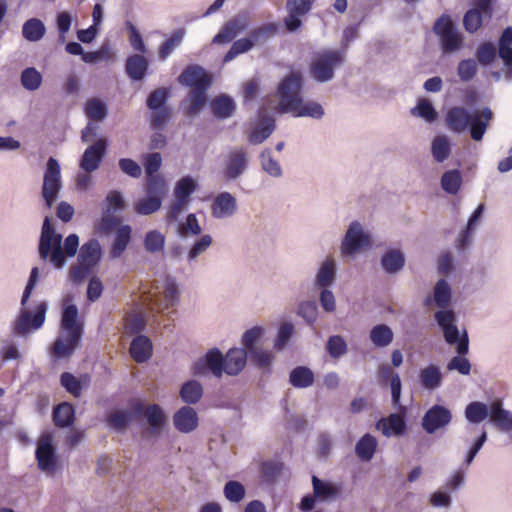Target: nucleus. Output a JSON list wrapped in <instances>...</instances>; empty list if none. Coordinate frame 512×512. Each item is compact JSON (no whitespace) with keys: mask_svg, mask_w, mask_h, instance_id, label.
I'll list each match as a JSON object with an SVG mask.
<instances>
[{"mask_svg":"<svg viewBox=\"0 0 512 512\" xmlns=\"http://www.w3.org/2000/svg\"><path fill=\"white\" fill-rule=\"evenodd\" d=\"M79 249L77 234H69L63 240L62 234L52 225L50 217L44 218L37 248L42 262L50 264L56 270H62L67 260L74 257Z\"/></svg>","mask_w":512,"mask_h":512,"instance_id":"obj_1","label":"nucleus"},{"mask_svg":"<svg viewBox=\"0 0 512 512\" xmlns=\"http://www.w3.org/2000/svg\"><path fill=\"white\" fill-rule=\"evenodd\" d=\"M503 61L504 79L512 81V27L503 30L498 42V50L491 42H484L476 50V58L482 66L492 64L496 55Z\"/></svg>","mask_w":512,"mask_h":512,"instance_id":"obj_6","label":"nucleus"},{"mask_svg":"<svg viewBox=\"0 0 512 512\" xmlns=\"http://www.w3.org/2000/svg\"><path fill=\"white\" fill-rule=\"evenodd\" d=\"M433 31L440 39L443 53L451 54L463 47V35L457 30L449 16L442 15L437 19Z\"/></svg>","mask_w":512,"mask_h":512,"instance_id":"obj_13","label":"nucleus"},{"mask_svg":"<svg viewBox=\"0 0 512 512\" xmlns=\"http://www.w3.org/2000/svg\"><path fill=\"white\" fill-rule=\"evenodd\" d=\"M197 188V183L191 176H184L177 181L174 188V197L190 201V196L194 193Z\"/></svg>","mask_w":512,"mask_h":512,"instance_id":"obj_55","label":"nucleus"},{"mask_svg":"<svg viewBox=\"0 0 512 512\" xmlns=\"http://www.w3.org/2000/svg\"><path fill=\"white\" fill-rule=\"evenodd\" d=\"M209 371L216 377L221 378L224 373V356L217 348L210 349L204 356Z\"/></svg>","mask_w":512,"mask_h":512,"instance_id":"obj_52","label":"nucleus"},{"mask_svg":"<svg viewBox=\"0 0 512 512\" xmlns=\"http://www.w3.org/2000/svg\"><path fill=\"white\" fill-rule=\"evenodd\" d=\"M451 420V411L445 406L435 404L425 412L421 426L426 433L434 434L448 426Z\"/></svg>","mask_w":512,"mask_h":512,"instance_id":"obj_17","label":"nucleus"},{"mask_svg":"<svg viewBox=\"0 0 512 512\" xmlns=\"http://www.w3.org/2000/svg\"><path fill=\"white\" fill-rule=\"evenodd\" d=\"M108 141L106 138H100L95 143L90 144L83 152L79 162V167L83 172L92 173L96 171L106 154Z\"/></svg>","mask_w":512,"mask_h":512,"instance_id":"obj_18","label":"nucleus"},{"mask_svg":"<svg viewBox=\"0 0 512 512\" xmlns=\"http://www.w3.org/2000/svg\"><path fill=\"white\" fill-rule=\"evenodd\" d=\"M83 332L84 326L79 320L78 308L66 298L63 302L59 334L51 347L52 357H71L80 346Z\"/></svg>","mask_w":512,"mask_h":512,"instance_id":"obj_3","label":"nucleus"},{"mask_svg":"<svg viewBox=\"0 0 512 512\" xmlns=\"http://www.w3.org/2000/svg\"><path fill=\"white\" fill-rule=\"evenodd\" d=\"M434 320L441 329L445 342L450 346H455L456 349L457 355L448 361L447 370L468 376L472 366L469 359L465 357L469 352V336L466 328L458 327V317L455 311L435 312Z\"/></svg>","mask_w":512,"mask_h":512,"instance_id":"obj_2","label":"nucleus"},{"mask_svg":"<svg viewBox=\"0 0 512 512\" xmlns=\"http://www.w3.org/2000/svg\"><path fill=\"white\" fill-rule=\"evenodd\" d=\"M225 498L231 503H239L246 496V489L242 483L236 480H229L223 488Z\"/></svg>","mask_w":512,"mask_h":512,"instance_id":"obj_56","label":"nucleus"},{"mask_svg":"<svg viewBox=\"0 0 512 512\" xmlns=\"http://www.w3.org/2000/svg\"><path fill=\"white\" fill-rule=\"evenodd\" d=\"M376 428L386 437L401 436L405 433L406 422L402 415L393 413L377 421Z\"/></svg>","mask_w":512,"mask_h":512,"instance_id":"obj_29","label":"nucleus"},{"mask_svg":"<svg viewBox=\"0 0 512 512\" xmlns=\"http://www.w3.org/2000/svg\"><path fill=\"white\" fill-rule=\"evenodd\" d=\"M184 37V29H177L173 31L171 36L166 39L159 47V59L165 61L178 47H180Z\"/></svg>","mask_w":512,"mask_h":512,"instance_id":"obj_45","label":"nucleus"},{"mask_svg":"<svg viewBox=\"0 0 512 512\" xmlns=\"http://www.w3.org/2000/svg\"><path fill=\"white\" fill-rule=\"evenodd\" d=\"M209 88L200 87L197 89H192L188 95L187 101L189 102V106L187 108V114L189 116L197 115L203 106L206 104L207 96L206 92Z\"/></svg>","mask_w":512,"mask_h":512,"instance_id":"obj_49","label":"nucleus"},{"mask_svg":"<svg viewBox=\"0 0 512 512\" xmlns=\"http://www.w3.org/2000/svg\"><path fill=\"white\" fill-rule=\"evenodd\" d=\"M203 395V387L197 380H189L180 388V397L186 404H196Z\"/></svg>","mask_w":512,"mask_h":512,"instance_id":"obj_44","label":"nucleus"},{"mask_svg":"<svg viewBox=\"0 0 512 512\" xmlns=\"http://www.w3.org/2000/svg\"><path fill=\"white\" fill-rule=\"evenodd\" d=\"M490 423L500 432L512 433V411L505 409L501 400L491 402Z\"/></svg>","mask_w":512,"mask_h":512,"instance_id":"obj_24","label":"nucleus"},{"mask_svg":"<svg viewBox=\"0 0 512 512\" xmlns=\"http://www.w3.org/2000/svg\"><path fill=\"white\" fill-rule=\"evenodd\" d=\"M249 166L250 153L248 148L234 146L222 155L220 172L226 182H234L246 174Z\"/></svg>","mask_w":512,"mask_h":512,"instance_id":"obj_10","label":"nucleus"},{"mask_svg":"<svg viewBox=\"0 0 512 512\" xmlns=\"http://www.w3.org/2000/svg\"><path fill=\"white\" fill-rule=\"evenodd\" d=\"M289 113H293L296 117H311L313 119H321L324 116L323 107L314 101H303L301 98L299 100V105L293 111H289Z\"/></svg>","mask_w":512,"mask_h":512,"instance_id":"obj_43","label":"nucleus"},{"mask_svg":"<svg viewBox=\"0 0 512 512\" xmlns=\"http://www.w3.org/2000/svg\"><path fill=\"white\" fill-rule=\"evenodd\" d=\"M312 486L314 497L322 502L335 501L343 494V483L321 480L315 475L312 476Z\"/></svg>","mask_w":512,"mask_h":512,"instance_id":"obj_20","label":"nucleus"},{"mask_svg":"<svg viewBox=\"0 0 512 512\" xmlns=\"http://www.w3.org/2000/svg\"><path fill=\"white\" fill-rule=\"evenodd\" d=\"M249 23V13L246 11L239 12L232 19L224 23L220 31L213 37L212 43L217 45L229 43L240 32L246 30Z\"/></svg>","mask_w":512,"mask_h":512,"instance_id":"obj_16","label":"nucleus"},{"mask_svg":"<svg viewBox=\"0 0 512 512\" xmlns=\"http://www.w3.org/2000/svg\"><path fill=\"white\" fill-rule=\"evenodd\" d=\"M295 333V326L291 322H282L277 330L276 337L274 339L273 348L281 352L289 344Z\"/></svg>","mask_w":512,"mask_h":512,"instance_id":"obj_47","label":"nucleus"},{"mask_svg":"<svg viewBox=\"0 0 512 512\" xmlns=\"http://www.w3.org/2000/svg\"><path fill=\"white\" fill-rule=\"evenodd\" d=\"M405 262V254L398 248L388 249L380 258L381 268L390 275H395L402 271L405 266Z\"/></svg>","mask_w":512,"mask_h":512,"instance_id":"obj_28","label":"nucleus"},{"mask_svg":"<svg viewBox=\"0 0 512 512\" xmlns=\"http://www.w3.org/2000/svg\"><path fill=\"white\" fill-rule=\"evenodd\" d=\"M378 447V441L370 433L364 434L355 444V454L362 462H369L373 459Z\"/></svg>","mask_w":512,"mask_h":512,"instance_id":"obj_30","label":"nucleus"},{"mask_svg":"<svg viewBox=\"0 0 512 512\" xmlns=\"http://www.w3.org/2000/svg\"><path fill=\"white\" fill-rule=\"evenodd\" d=\"M465 418L471 424H479L487 417L491 418V403L473 401L465 408Z\"/></svg>","mask_w":512,"mask_h":512,"instance_id":"obj_33","label":"nucleus"},{"mask_svg":"<svg viewBox=\"0 0 512 512\" xmlns=\"http://www.w3.org/2000/svg\"><path fill=\"white\" fill-rule=\"evenodd\" d=\"M461 184L462 175L457 169L446 171L441 177V188L448 194H457L460 190Z\"/></svg>","mask_w":512,"mask_h":512,"instance_id":"obj_51","label":"nucleus"},{"mask_svg":"<svg viewBox=\"0 0 512 512\" xmlns=\"http://www.w3.org/2000/svg\"><path fill=\"white\" fill-rule=\"evenodd\" d=\"M179 83L197 89L200 87L209 88L211 79L206 71L197 65L187 67L178 77Z\"/></svg>","mask_w":512,"mask_h":512,"instance_id":"obj_23","label":"nucleus"},{"mask_svg":"<svg viewBox=\"0 0 512 512\" xmlns=\"http://www.w3.org/2000/svg\"><path fill=\"white\" fill-rule=\"evenodd\" d=\"M144 414L148 424L154 432L162 428L165 422V415L159 405H148L144 411Z\"/></svg>","mask_w":512,"mask_h":512,"instance_id":"obj_58","label":"nucleus"},{"mask_svg":"<svg viewBox=\"0 0 512 512\" xmlns=\"http://www.w3.org/2000/svg\"><path fill=\"white\" fill-rule=\"evenodd\" d=\"M238 210L237 200L230 192L217 194L211 205V214L216 219L233 217Z\"/></svg>","mask_w":512,"mask_h":512,"instance_id":"obj_22","label":"nucleus"},{"mask_svg":"<svg viewBox=\"0 0 512 512\" xmlns=\"http://www.w3.org/2000/svg\"><path fill=\"white\" fill-rule=\"evenodd\" d=\"M274 129V120L270 117H263L250 132L249 142L254 145L263 143L273 133Z\"/></svg>","mask_w":512,"mask_h":512,"instance_id":"obj_36","label":"nucleus"},{"mask_svg":"<svg viewBox=\"0 0 512 512\" xmlns=\"http://www.w3.org/2000/svg\"><path fill=\"white\" fill-rule=\"evenodd\" d=\"M132 420V413L127 410H117L107 416L108 425L116 431H123Z\"/></svg>","mask_w":512,"mask_h":512,"instance_id":"obj_60","label":"nucleus"},{"mask_svg":"<svg viewBox=\"0 0 512 512\" xmlns=\"http://www.w3.org/2000/svg\"><path fill=\"white\" fill-rule=\"evenodd\" d=\"M85 113L91 120L103 121L107 116V106L101 100L92 98L85 104Z\"/></svg>","mask_w":512,"mask_h":512,"instance_id":"obj_57","label":"nucleus"},{"mask_svg":"<svg viewBox=\"0 0 512 512\" xmlns=\"http://www.w3.org/2000/svg\"><path fill=\"white\" fill-rule=\"evenodd\" d=\"M262 170L273 178H281L283 175L282 167L278 160L272 156V151L266 148L259 155Z\"/></svg>","mask_w":512,"mask_h":512,"instance_id":"obj_42","label":"nucleus"},{"mask_svg":"<svg viewBox=\"0 0 512 512\" xmlns=\"http://www.w3.org/2000/svg\"><path fill=\"white\" fill-rule=\"evenodd\" d=\"M373 245V238L360 222L349 224L340 244V253L343 258H354L361 252L369 250Z\"/></svg>","mask_w":512,"mask_h":512,"instance_id":"obj_11","label":"nucleus"},{"mask_svg":"<svg viewBox=\"0 0 512 512\" xmlns=\"http://www.w3.org/2000/svg\"><path fill=\"white\" fill-rule=\"evenodd\" d=\"M131 357L138 363L147 361L152 355L151 340L144 335L137 336L130 345Z\"/></svg>","mask_w":512,"mask_h":512,"instance_id":"obj_32","label":"nucleus"},{"mask_svg":"<svg viewBox=\"0 0 512 512\" xmlns=\"http://www.w3.org/2000/svg\"><path fill=\"white\" fill-rule=\"evenodd\" d=\"M453 290L445 278H440L434 285L431 295L425 299V304H434L440 311H454L450 308L452 304Z\"/></svg>","mask_w":512,"mask_h":512,"instance_id":"obj_19","label":"nucleus"},{"mask_svg":"<svg viewBox=\"0 0 512 512\" xmlns=\"http://www.w3.org/2000/svg\"><path fill=\"white\" fill-rule=\"evenodd\" d=\"M337 264L333 257H327L316 272L314 286L316 288H329L336 280Z\"/></svg>","mask_w":512,"mask_h":512,"instance_id":"obj_25","label":"nucleus"},{"mask_svg":"<svg viewBox=\"0 0 512 512\" xmlns=\"http://www.w3.org/2000/svg\"><path fill=\"white\" fill-rule=\"evenodd\" d=\"M47 274L45 267L34 266L31 271L21 298L22 308L12 324V332L15 335L24 337L40 329L46 319L47 303L40 302L32 312L25 308L33 290L35 289L41 274Z\"/></svg>","mask_w":512,"mask_h":512,"instance_id":"obj_4","label":"nucleus"},{"mask_svg":"<svg viewBox=\"0 0 512 512\" xmlns=\"http://www.w3.org/2000/svg\"><path fill=\"white\" fill-rule=\"evenodd\" d=\"M477 71V61L471 58L460 61L457 67V74L463 82L472 80L477 74Z\"/></svg>","mask_w":512,"mask_h":512,"instance_id":"obj_64","label":"nucleus"},{"mask_svg":"<svg viewBox=\"0 0 512 512\" xmlns=\"http://www.w3.org/2000/svg\"><path fill=\"white\" fill-rule=\"evenodd\" d=\"M53 421L58 427H68L74 421V408L71 404L64 402L59 404L53 412Z\"/></svg>","mask_w":512,"mask_h":512,"instance_id":"obj_50","label":"nucleus"},{"mask_svg":"<svg viewBox=\"0 0 512 512\" xmlns=\"http://www.w3.org/2000/svg\"><path fill=\"white\" fill-rule=\"evenodd\" d=\"M166 242L165 235L158 230H150L144 237V248L151 254L163 251Z\"/></svg>","mask_w":512,"mask_h":512,"instance_id":"obj_54","label":"nucleus"},{"mask_svg":"<svg viewBox=\"0 0 512 512\" xmlns=\"http://www.w3.org/2000/svg\"><path fill=\"white\" fill-rule=\"evenodd\" d=\"M175 428L181 433H190L198 426V415L190 406L181 407L173 416Z\"/></svg>","mask_w":512,"mask_h":512,"instance_id":"obj_26","label":"nucleus"},{"mask_svg":"<svg viewBox=\"0 0 512 512\" xmlns=\"http://www.w3.org/2000/svg\"><path fill=\"white\" fill-rule=\"evenodd\" d=\"M211 108L217 118L227 119L235 110V102L230 96L222 94L212 101Z\"/></svg>","mask_w":512,"mask_h":512,"instance_id":"obj_40","label":"nucleus"},{"mask_svg":"<svg viewBox=\"0 0 512 512\" xmlns=\"http://www.w3.org/2000/svg\"><path fill=\"white\" fill-rule=\"evenodd\" d=\"M314 0H288L286 8L288 16L284 23L286 28L294 32L302 25L301 17L305 16L311 9Z\"/></svg>","mask_w":512,"mask_h":512,"instance_id":"obj_21","label":"nucleus"},{"mask_svg":"<svg viewBox=\"0 0 512 512\" xmlns=\"http://www.w3.org/2000/svg\"><path fill=\"white\" fill-rule=\"evenodd\" d=\"M345 49H322L314 53L309 65V73L318 83H327L334 79L335 71L345 61Z\"/></svg>","mask_w":512,"mask_h":512,"instance_id":"obj_8","label":"nucleus"},{"mask_svg":"<svg viewBox=\"0 0 512 512\" xmlns=\"http://www.w3.org/2000/svg\"><path fill=\"white\" fill-rule=\"evenodd\" d=\"M326 349L332 358L338 359L347 353L348 347L342 336L333 335L328 338Z\"/></svg>","mask_w":512,"mask_h":512,"instance_id":"obj_63","label":"nucleus"},{"mask_svg":"<svg viewBox=\"0 0 512 512\" xmlns=\"http://www.w3.org/2000/svg\"><path fill=\"white\" fill-rule=\"evenodd\" d=\"M370 340L377 348L389 346L394 338L392 329L386 324L375 325L370 330Z\"/></svg>","mask_w":512,"mask_h":512,"instance_id":"obj_41","label":"nucleus"},{"mask_svg":"<svg viewBox=\"0 0 512 512\" xmlns=\"http://www.w3.org/2000/svg\"><path fill=\"white\" fill-rule=\"evenodd\" d=\"M491 119L492 111L487 107L483 108L480 113L464 107H453L447 112L446 124L451 131L456 133H462L469 128L472 139L480 141L483 139Z\"/></svg>","mask_w":512,"mask_h":512,"instance_id":"obj_5","label":"nucleus"},{"mask_svg":"<svg viewBox=\"0 0 512 512\" xmlns=\"http://www.w3.org/2000/svg\"><path fill=\"white\" fill-rule=\"evenodd\" d=\"M43 82L42 74L34 67L25 68L20 75V83L27 91L38 90Z\"/></svg>","mask_w":512,"mask_h":512,"instance_id":"obj_48","label":"nucleus"},{"mask_svg":"<svg viewBox=\"0 0 512 512\" xmlns=\"http://www.w3.org/2000/svg\"><path fill=\"white\" fill-rule=\"evenodd\" d=\"M52 433H43L37 442L35 457L38 469L47 476H54L58 470V456L53 444Z\"/></svg>","mask_w":512,"mask_h":512,"instance_id":"obj_12","label":"nucleus"},{"mask_svg":"<svg viewBox=\"0 0 512 512\" xmlns=\"http://www.w3.org/2000/svg\"><path fill=\"white\" fill-rule=\"evenodd\" d=\"M126 72L135 81L142 80L148 69V62L144 56L139 54L131 55L126 60Z\"/></svg>","mask_w":512,"mask_h":512,"instance_id":"obj_35","label":"nucleus"},{"mask_svg":"<svg viewBox=\"0 0 512 512\" xmlns=\"http://www.w3.org/2000/svg\"><path fill=\"white\" fill-rule=\"evenodd\" d=\"M252 363L263 372H270L275 360L272 350L262 347L254 348L248 353Z\"/></svg>","mask_w":512,"mask_h":512,"instance_id":"obj_38","label":"nucleus"},{"mask_svg":"<svg viewBox=\"0 0 512 512\" xmlns=\"http://www.w3.org/2000/svg\"><path fill=\"white\" fill-rule=\"evenodd\" d=\"M143 303L150 310L162 312L176 305L179 300V289L173 278L165 277L154 281L143 293Z\"/></svg>","mask_w":512,"mask_h":512,"instance_id":"obj_7","label":"nucleus"},{"mask_svg":"<svg viewBox=\"0 0 512 512\" xmlns=\"http://www.w3.org/2000/svg\"><path fill=\"white\" fill-rule=\"evenodd\" d=\"M248 356L244 348H231L224 356V373L238 375L245 368Z\"/></svg>","mask_w":512,"mask_h":512,"instance_id":"obj_27","label":"nucleus"},{"mask_svg":"<svg viewBox=\"0 0 512 512\" xmlns=\"http://www.w3.org/2000/svg\"><path fill=\"white\" fill-rule=\"evenodd\" d=\"M102 258V248L97 239L84 243L77 256V262L70 266L68 275L73 283H81L96 267Z\"/></svg>","mask_w":512,"mask_h":512,"instance_id":"obj_9","label":"nucleus"},{"mask_svg":"<svg viewBox=\"0 0 512 512\" xmlns=\"http://www.w3.org/2000/svg\"><path fill=\"white\" fill-rule=\"evenodd\" d=\"M289 383L298 389L308 388L314 383V373L306 366H297L290 371Z\"/></svg>","mask_w":512,"mask_h":512,"instance_id":"obj_37","label":"nucleus"},{"mask_svg":"<svg viewBox=\"0 0 512 512\" xmlns=\"http://www.w3.org/2000/svg\"><path fill=\"white\" fill-rule=\"evenodd\" d=\"M443 375L439 366L430 364L420 370L419 382L421 386L429 391H434L442 385Z\"/></svg>","mask_w":512,"mask_h":512,"instance_id":"obj_31","label":"nucleus"},{"mask_svg":"<svg viewBox=\"0 0 512 512\" xmlns=\"http://www.w3.org/2000/svg\"><path fill=\"white\" fill-rule=\"evenodd\" d=\"M46 28L43 22L37 18L27 20L22 27L23 37L30 42H37L45 35Z\"/></svg>","mask_w":512,"mask_h":512,"instance_id":"obj_46","label":"nucleus"},{"mask_svg":"<svg viewBox=\"0 0 512 512\" xmlns=\"http://www.w3.org/2000/svg\"><path fill=\"white\" fill-rule=\"evenodd\" d=\"M277 27L273 23L261 25L249 33V38L253 40V46L265 43L269 38L275 35Z\"/></svg>","mask_w":512,"mask_h":512,"instance_id":"obj_61","label":"nucleus"},{"mask_svg":"<svg viewBox=\"0 0 512 512\" xmlns=\"http://www.w3.org/2000/svg\"><path fill=\"white\" fill-rule=\"evenodd\" d=\"M302 76L299 72H292L278 85L279 107L281 112L293 111L301 99Z\"/></svg>","mask_w":512,"mask_h":512,"instance_id":"obj_14","label":"nucleus"},{"mask_svg":"<svg viewBox=\"0 0 512 512\" xmlns=\"http://www.w3.org/2000/svg\"><path fill=\"white\" fill-rule=\"evenodd\" d=\"M411 114L428 123H433L438 118V112L432 103L425 98L419 99L417 105L411 109Z\"/></svg>","mask_w":512,"mask_h":512,"instance_id":"obj_53","label":"nucleus"},{"mask_svg":"<svg viewBox=\"0 0 512 512\" xmlns=\"http://www.w3.org/2000/svg\"><path fill=\"white\" fill-rule=\"evenodd\" d=\"M61 188L60 164L55 158L50 157L47 161L42 186V197L49 209L56 202Z\"/></svg>","mask_w":512,"mask_h":512,"instance_id":"obj_15","label":"nucleus"},{"mask_svg":"<svg viewBox=\"0 0 512 512\" xmlns=\"http://www.w3.org/2000/svg\"><path fill=\"white\" fill-rule=\"evenodd\" d=\"M452 152L451 140L446 135H437L431 142V154L437 163L446 161Z\"/></svg>","mask_w":512,"mask_h":512,"instance_id":"obj_34","label":"nucleus"},{"mask_svg":"<svg viewBox=\"0 0 512 512\" xmlns=\"http://www.w3.org/2000/svg\"><path fill=\"white\" fill-rule=\"evenodd\" d=\"M132 229L129 225L119 226L111 249V257L119 258L126 250L131 240Z\"/></svg>","mask_w":512,"mask_h":512,"instance_id":"obj_39","label":"nucleus"},{"mask_svg":"<svg viewBox=\"0 0 512 512\" xmlns=\"http://www.w3.org/2000/svg\"><path fill=\"white\" fill-rule=\"evenodd\" d=\"M488 438L487 432L485 429H482L481 433L473 440L468 450L466 451L463 459V465L469 467L477 456L478 452L481 450L483 445L486 443Z\"/></svg>","mask_w":512,"mask_h":512,"instance_id":"obj_62","label":"nucleus"},{"mask_svg":"<svg viewBox=\"0 0 512 512\" xmlns=\"http://www.w3.org/2000/svg\"><path fill=\"white\" fill-rule=\"evenodd\" d=\"M161 205L162 199L148 195L147 197L138 200L134 205V209L136 213L140 215H150L158 211L161 208Z\"/></svg>","mask_w":512,"mask_h":512,"instance_id":"obj_59","label":"nucleus"}]
</instances>
